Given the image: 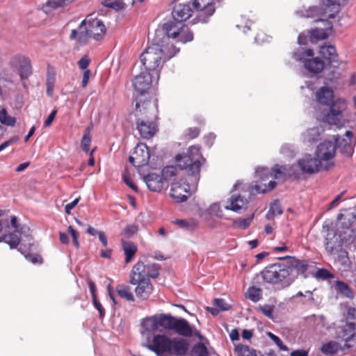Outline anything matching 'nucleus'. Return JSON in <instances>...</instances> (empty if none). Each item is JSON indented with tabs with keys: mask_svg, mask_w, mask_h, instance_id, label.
<instances>
[{
	"mask_svg": "<svg viewBox=\"0 0 356 356\" xmlns=\"http://www.w3.org/2000/svg\"><path fill=\"white\" fill-rule=\"evenodd\" d=\"M303 173L313 174L318 172L321 169H327V165H324L322 161H319L316 157H313L311 154H305L298 161L297 165L292 166L289 165H275L271 170L266 168L258 167L255 169V178L259 180H256L254 190L259 193H266L268 191L273 190L275 186V181H270L267 184H262L270 177H273L276 179H284L286 177L297 176L298 171L297 168Z\"/></svg>",
	"mask_w": 356,
	"mask_h": 356,
	"instance_id": "obj_1",
	"label": "nucleus"
},
{
	"mask_svg": "<svg viewBox=\"0 0 356 356\" xmlns=\"http://www.w3.org/2000/svg\"><path fill=\"white\" fill-rule=\"evenodd\" d=\"M202 156L198 146H191L185 155L178 154L176 156L177 165L186 170L188 174V181L191 184L175 182L171 186V197L178 202L187 200L188 197L196 191L199 180L198 173L200 169Z\"/></svg>",
	"mask_w": 356,
	"mask_h": 356,
	"instance_id": "obj_2",
	"label": "nucleus"
},
{
	"mask_svg": "<svg viewBox=\"0 0 356 356\" xmlns=\"http://www.w3.org/2000/svg\"><path fill=\"white\" fill-rule=\"evenodd\" d=\"M157 356L183 355L188 350V343L184 339H172L163 334L147 337L143 345Z\"/></svg>",
	"mask_w": 356,
	"mask_h": 356,
	"instance_id": "obj_3",
	"label": "nucleus"
},
{
	"mask_svg": "<svg viewBox=\"0 0 356 356\" xmlns=\"http://www.w3.org/2000/svg\"><path fill=\"white\" fill-rule=\"evenodd\" d=\"M179 49L174 46L170 48L161 45L159 43H154L149 46L142 54L140 60L148 72H155L157 79L159 77V71L163 63L174 56Z\"/></svg>",
	"mask_w": 356,
	"mask_h": 356,
	"instance_id": "obj_4",
	"label": "nucleus"
},
{
	"mask_svg": "<svg viewBox=\"0 0 356 356\" xmlns=\"http://www.w3.org/2000/svg\"><path fill=\"white\" fill-rule=\"evenodd\" d=\"M155 104L152 102H143L142 99L136 103L135 115L136 117V128L143 138H150L157 131V126L152 115H154Z\"/></svg>",
	"mask_w": 356,
	"mask_h": 356,
	"instance_id": "obj_5",
	"label": "nucleus"
},
{
	"mask_svg": "<svg viewBox=\"0 0 356 356\" xmlns=\"http://www.w3.org/2000/svg\"><path fill=\"white\" fill-rule=\"evenodd\" d=\"M291 273V268L284 264L269 265L261 272L265 282L272 284L283 283L286 286L290 285L293 281V278L290 277Z\"/></svg>",
	"mask_w": 356,
	"mask_h": 356,
	"instance_id": "obj_6",
	"label": "nucleus"
},
{
	"mask_svg": "<svg viewBox=\"0 0 356 356\" xmlns=\"http://www.w3.org/2000/svg\"><path fill=\"white\" fill-rule=\"evenodd\" d=\"M329 106V111L322 116V120L338 127H343L348 122L344 113L347 108V102L345 99H337L333 101Z\"/></svg>",
	"mask_w": 356,
	"mask_h": 356,
	"instance_id": "obj_7",
	"label": "nucleus"
},
{
	"mask_svg": "<svg viewBox=\"0 0 356 356\" xmlns=\"http://www.w3.org/2000/svg\"><path fill=\"white\" fill-rule=\"evenodd\" d=\"M159 33H164L168 38H177L183 43L191 42L193 40V34L188 27L182 25L179 22L169 21L165 23L163 25L162 30L156 31V35Z\"/></svg>",
	"mask_w": 356,
	"mask_h": 356,
	"instance_id": "obj_8",
	"label": "nucleus"
},
{
	"mask_svg": "<svg viewBox=\"0 0 356 356\" xmlns=\"http://www.w3.org/2000/svg\"><path fill=\"white\" fill-rule=\"evenodd\" d=\"M293 58L304 64L305 68L310 73L318 74L325 67L324 62L318 58H314L313 51L310 49L299 48L293 52Z\"/></svg>",
	"mask_w": 356,
	"mask_h": 356,
	"instance_id": "obj_9",
	"label": "nucleus"
},
{
	"mask_svg": "<svg viewBox=\"0 0 356 356\" xmlns=\"http://www.w3.org/2000/svg\"><path fill=\"white\" fill-rule=\"evenodd\" d=\"M342 0H327L326 8L322 10L321 8L310 7L308 10H297L296 14L299 17H316V16H328L329 18H333L335 13H337L339 9V6Z\"/></svg>",
	"mask_w": 356,
	"mask_h": 356,
	"instance_id": "obj_10",
	"label": "nucleus"
},
{
	"mask_svg": "<svg viewBox=\"0 0 356 356\" xmlns=\"http://www.w3.org/2000/svg\"><path fill=\"white\" fill-rule=\"evenodd\" d=\"M85 26L90 37L95 40H99L104 36L106 29L104 22L97 17L92 18L88 16L83 20L79 24V29H82Z\"/></svg>",
	"mask_w": 356,
	"mask_h": 356,
	"instance_id": "obj_11",
	"label": "nucleus"
},
{
	"mask_svg": "<svg viewBox=\"0 0 356 356\" xmlns=\"http://www.w3.org/2000/svg\"><path fill=\"white\" fill-rule=\"evenodd\" d=\"M336 152V144L330 140H325L321 143L316 147L315 154L316 158L327 166V169L333 163L331 160L334 157Z\"/></svg>",
	"mask_w": 356,
	"mask_h": 356,
	"instance_id": "obj_12",
	"label": "nucleus"
},
{
	"mask_svg": "<svg viewBox=\"0 0 356 356\" xmlns=\"http://www.w3.org/2000/svg\"><path fill=\"white\" fill-rule=\"evenodd\" d=\"M152 77H154V74H151L150 72H145L136 76L134 79V87L136 90H137L140 94V97L136 98V102L140 99H142V103L144 102H151L147 99V97L145 95V93L149 88Z\"/></svg>",
	"mask_w": 356,
	"mask_h": 356,
	"instance_id": "obj_13",
	"label": "nucleus"
},
{
	"mask_svg": "<svg viewBox=\"0 0 356 356\" xmlns=\"http://www.w3.org/2000/svg\"><path fill=\"white\" fill-rule=\"evenodd\" d=\"M192 6L198 21L202 22H207L215 11L213 0H193Z\"/></svg>",
	"mask_w": 356,
	"mask_h": 356,
	"instance_id": "obj_14",
	"label": "nucleus"
},
{
	"mask_svg": "<svg viewBox=\"0 0 356 356\" xmlns=\"http://www.w3.org/2000/svg\"><path fill=\"white\" fill-rule=\"evenodd\" d=\"M150 154L147 146L144 143H140L134 148V152L129 156V162L136 168L146 165L149 160Z\"/></svg>",
	"mask_w": 356,
	"mask_h": 356,
	"instance_id": "obj_15",
	"label": "nucleus"
},
{
	"mask_svg": "<svg viewBox=\"0 0 356 356\" xmlns=\"http://www.w3.org/2000/svg\"><path fill=\"white\" fill-rule=\"evenodd\" d=\"M336 230L343 241L345 246L350 248H356V233L348 222H339Z\"/></svg>",
	"mask_w": 356,
	"mask_h": 356,
	"instance_id": "obj_16",
	"label": "nucleus"
},
{
	"mask_svg": "<svg viewBox=\"0 0 356 356\" xmlns=\"http://www.w3.org/2000/svg\"><path fill=\"white\" fill-rule=\"evenodd\" d=\"M334 259V265L343 277H346L351 268V262L346 250L331 254Z\"/></svg>",
	"mask_w": 356,
	"mask_h": 356,
	"instance_id": "obj_17",
	"label": "nucleus"
},
{
	"mask_svg": "<svg viewBox=\"0 0 356 356\" xmlns=\"http://www.w3.org/2000/svg\"><path fill=\"white\" fill-rule=\"evenodd\" d=\"M343 245H344L343 241L337 230L327 233L325 240V248L329 254L343 250Z\"/></svg>",
	"mask_w": 356,
	"mask_h": 356,
	"instance_id": "obj_18",
	"label": "nucleus"
},
{
	"mask_svg": "<svg viewBox=\"0 0 356 356\" xmlns=\"http://www.w3.org/2000/svg\"><path fill=\"white\" fill-rule=\"evenodd\" d=\"M140 333L145 341L147 340V337H152V334L154 332L161 331L158 314L144 318L142 321Z\"/></svg>",
	"mask_w": 356,
	"mask_h": 356,
	"instance_id": "obj_19",
	"label": "nucleus"
},
{
	"mask_svg": "<svg viewBox=\"0 0 356 356\" xmlns=\"http://www.w3.org/2000/svg\"><path fill=\"white\" fill-rule=\"evenodd\" d=\"M336 338L345 342L355 340L356 338V323L347 322L339 327L336 331Z\"/></svg>",
	"mask_w": 356,
	"mask_h": 356,
	"instance_id": "obj_20",
	"label": "nucleus"
},
{
	"mask_svg": "<svg viewBox=\"0 0 356 356\" xmlns=\"http://www.w3.org/2000/svg\"><path fill=\"white\" fill-rule=\"evenodd\" d=\"M145 265L142 261H138L130 272V284L136 285L137 283L143 281H149Z\"/></svg>",
	"mask_w": 356,
	"mask_h": 356,
	"instance_id": "obj_21",
	"label": "nucleus"
},
{
	"mask_svg": "<svg viewBox=\"0 0 356 356\" xmlns=\"http://www.w3.org/2000/svg\"><path fill=\"white\" fill-rule=\"evenodd\" d=\"M353 136V132L347 131L344 135V137L341 138L339 136H336L333 138V142L336 144V145H338L340 151L348 156H351L353 152L351 144Z\"/></svg>",
	"mask_w": 356,
	"mask_h": 356,
	"instance_id": "obj_22",
	"label": "nucleus"
},
{
	"mask_svg": "<svg viewBox=\"0 0 356 356\" xmlns=\"http://www.w3.org/2000/svg\"><path fill=\"white\" fill-rule=\"evenodd\" d=\"M248 201L241 195L233 193L229 200V203L224 205L227 210H231L236 213H241L248 207Z\"/></svg>",
	"mask_w": 356,
	"mask_h": 356,
	"instance_id": "obj_23",
	"label": "nucleus"
},
{
	"mask_svg": "<svg viewBox=\"0 0 356 356\" xmlns=\"http://www.w3.org/2000/svg\"><path fill=\"white\" fill-rule=\"evenodd\" d=\"M193 12L190 3H179L174 7L172 15L175 21L181 22L191 17Z\"/></svg>",
	"mask_w": 356,
	"mask_h": 356,
	"instance_id": "obj_24",
	"label": "nucleus"
},
{
	"mask_svg": "<svg viewBox=\"0 0 356 356\" xmlns=\"http://www.w3.org/2000/svg\"><path fill=\"white\" fill-rule=\"evenodd\" d=\"M318 17H324L318 15ZM329 17L328 16H327ZM316 22H321L323 24V27H317L312 31V36L314 38H316L318 40H324L326 39L330 31L332 29V23L327 19H323L322 17L318 18L315 20Z\"/></svg>",
	"mask_w": 356,
	"mask_h": 356,
	"instance_id": "obj_25",
	"label": "nucleus"
},
{
	"mask_svg": "<svg viewBox=\"0 0 356 356\" xmlns=\"http://www.w3.org/2000/svg\"><path fill=\"white\" fill-rule=\"evenodd\" d=\"M334 91L328 86L320 88L315 93L316 101L318 104L324 106H330L334 101Z\"/></svg>",
	"mask_w": 356,
	"mask_h": 356,
	"instance_id": "obj_26",
	"label": "nucleus"
},
{
	"mask_svg": "<svg viewBox=\"0 0 356 356\" xmlns=\"http://www.w3.org/2000/svg\"><path fill=\"white\" fill-rule=\"evenodd\" d=\"M148 188L154 192H159L163 187V179L161 176L155 173L148 174L144 177Z\"/></svg>",
	"mask_w": 356,
	"mask_h": 356,
	"instance_id": "obj_27",
	"label": "nucleus"
},
{
	"mask_svg": "<svg viewBox=\"0 0 356 356\" xmlns=\"http://www.w3.org/2000/svg\"><path fill=\"white\" fill-rule=\"evenodd\" d=\"M179 335L191 337L193 334L192 327L184 318H177L172 330Z\"/></svg>",
	"mask_w": 356,
	"mask_h": 356,
	"instance_id": "obj_28",
	"label": "nucleus"
},
{
	"mask_svg": "<svg viewBox=\"0 0 356 356\" xmlns=\"http://www.w3.org/2000/svg\"><path fill=\"white\" fill-rule=\"evenodd\" d=\"M18 71L22 79H27L31 74V61L26 57L17 58Z\"/></svg>",
	"mask_w": 356,
	"mask_h": 356,
	"instance_id": "obj_29",
	"label": "nucleus"
},
{
	"mask_svg": "<svg viewBox=\"0 0 356 356\" xmlns=\"http://www.w3.org/2000/svg\"><path fill=\"white\" fill-rule=\"evenodd\" d=\"M136 284L137 287L135 289V292L137 297L144 300L147 299L153 290L150 281H143Z\"/></svg>",
	"mask_w": 356,
	"mask_h": 356,
	"instance_id": "obj_30",
	"label": "nucleus"
},
{
	"mask_svg": "<svg viewBox=\"0 0 356 356\" xmlns=\"http://www.w3.org/2000/svg\"><path fill=\"white\" fill-rule=\"evenodd\" d=\"M89 38L90 37L88 33L87 29H85V26H83L82 29L79 28L78 30H72L70 35V40H76V43L81 45L86 44Z\"/></svg>",
	"mask_w": 356,
	"mask_h": 356,
	"instance_id": "obj_31",
	"label": "nucleus"
},
{
	"mask_svg": "<svg viewBox=\"0 0 356 356\" xmlns=\"http://www.w3.org/2000/svg\"><path fill=\"white\" fill-rule=\"evenodd\" d=\"M122 247L125 254V262L129 264L132 261L138 250L137 245L133 242L122 240Z\"/></svg>",
	"mask_w": 356,
	"mask_h": 356,
	"instance_id": "obj_32",
	"label": "nucleus"
},
{
	"mask_svg": "<svg viewBox=\"0 0 356 356\" xmlns=\"http://www.w3.org/2000/svg\"><path fill=\"white\" fill-rule=\"evenodd\" d=\"M319 54L327 60H329L330 62H336L337 54L336 51L335 47L330 44H325L323 46L320 47Z\"/></svg>",
	"mask_w": 356,
	"mask_h": 356,
	"instance_id": "obj_33",
	"label": "nucleus"
},
{
	"mask_svg": "<svg viewBox=\"0 0 356 356\" xmlns=\"http://www.w3.org/2000/svg\"><path fill=\"white\" fill-rule=\"evenodd\" d=\"M160 328L168 330H172L177 318L172 317L169 314H158Z\"/></svg>",
	"mask_w": 356,
	"mask_h": 356,
	"instance_id": "obj_34",
	"label": "nucleus"
},
{
	"mask_svg": "<svg viewBox=\"0 0 356 356\" xmlns=\"http://www.w3.org/2000/svg\"><path fill=\"white\" fill-rule=\"evenodd\" d=\"M314 322L315 324V330L323 334H325L326 331L330 329L331 325L326 321L325 317L322 315L313 316Z\"/></svg>",
	"mask_w": 356,
	"mask_h": 356,
	"instance_id": "obj_35",
	"label": "nucleus"
},
{
	"mask_svg": "<svg viewBox=\"0 0 356 356\" xmlns=\"http://www.w3.org/2000/svg\"><path fill=\"white\" fill-rule=\"evenodd\" d=\"M11 225L12 226L16 229L17 232H19L21 234L22 240L25 238L26 241L29 242L31 240V237L30 236V229L26 225H23L22 227H19L17 224V219L15 216L11 218Z\"/></svg>",
	"mask_w": 356,
	"mask_h": 356,
	"instance_id": "obj_36",
	"label": "nucleus"
},
{
	"mask_svg": "<svg viewBox=\"0 0 356 356\" xmlns=\"http://www.w3.org/2000/svg\"><path fill=\"white\" fill-rule=\"evenodd\" d=\"M340 344L334 341H330L329 342L324 343L321 348V351L326 355H334L339 351L340 349Z\"/></svg>",
	"mask_w": 356,
	"mask_h": 356,
	"instance_id": "obj_37",
	"label": "nucleus"
},
{
	"mask_svg": "<svg viewBox=\"0 0 356 356\" xmlns=\"http://www.w3.org/2000/svg\"><path fill=\"white\" fill-rule=\"evenodd\" d=\"M173 223L177 225L179 227L185 229L187 230L193 229L198 225L197 220L194 218H190V219H186V220L177 219L173 221Z\"/></svg>",
	"mask_w": 356,
	"mask_h": 356,
	"instance_id": "obj_38",
	"label": "nucleus"
},
{
	"mask_svg": "<svg viewBox=\"0 0 356 356\" xmlns=\"http://www.w3.org/2000/svg\"><path fill=\"white\" fill-rule=\"evenodd\" d=\"M321 132L322 130L319 127L309 129L304 134V140L307 143L315 142L320 138Z\"/></svg>",
	"mask_w": 356,
	"mask_h": 356,
	"instance_id": "obj_39",
	"label": "nucleus"
},
{
	"mask_svg": "<svg viewBox=\"0 0 356 356\" xmlns=\"http://www.w3.org/2000/svg\"><path fill=\"white\" fill-rule=\"evenodd\" d=\"M334 289L341 295L348 298H353V293L349 288L348 285L342 281L337 280L334 284Z\"/></svg>",
	"mask_w": 356,
	"mask_h": 356,
	"instance_id": "obj_40",
	"label": "nucleus"
},
{
	"mask_svg": "<svg viewBox=\"0 0 356 356\" xmlns=\"http://www.w3.org/2000/svg\"><path fill=\"white\" fill-rule=\"evenodd\" d=\"M0 242L8 244L10 248L13 249L19 244L20 239L15 233H11L0 236Z\"/></svg>",
	"mask_w": 356,
	"mask_h": 356,
	"instance_id": "obj_41",
	"label": "nucleus"
},
{
	"mask_svg": "<svg viewBox=\"0 0 356 356\" xmlns=\"http://www.w3.org/2000/svg\"><path fill=\"white\" fill-rule=\"evenodd\" d=\"M116 291L118 296L129 301H134V296L130 290V287L123 284H119L116 287Z\"/></svg>",
	"mask_w": 356,
	"mask_h": 356,
	"instance_id": "obj_42",
	"label": "nucleus"
},
{
	"mask_svg": "<svg viewBox=\"0 0 356 356\" xmlns=\"http://www.w3.org/2000/svg\"><path fill=\"white\" fill-rule=\"evenodd\" d=\"M102 4L116 11L122 10L127 6L124 0H104Z\"/></svg>",
	"mask_w": 356,
	"mask_h": 356,
	"instance_id": "obj_43",
	"label": "nucleus"
},
{
	"mask_svg": "<svg viewBox=\"0 0 356 356\" xmlns=\"http://www.w3.org/2000/svg\"><path fill=\"white\" fill-rule=\"evenodd\" d=\"M0 122L7 126H14L16 122L15 118L8 115L6 108L0 106Z\"/></svg>",
	"mask_w": 356,
	"mask_h": 356,
	"instance_id": "obj_44",
	"label": "nucleus"
},
{
	"mask_svg": "<svg viewBox=\"0 0 356 356\" xmlns=\"http://www.w3.org/2000/svg\"><path fill=\"white\" fill-rule=\"evenodd\" d=\"M190 356H209V352L203 343H197L193 346Z\"/></svg>",
	"mask_w": 356,
	"mask_h": 356,
	"instance_id": "obj_45",
	"label": "nucleus"
},
{
	"mask_svg": "<svg viewBox=\"0 0 356 356\" xmlns=\"http://www.w3.org/2000/svg\"><path fill=\"white\" fill-rule=\"evenodd\" d=\"M207 212L211 216H216L217 218H223L224 213L222 208L219 202H215L208 208Z\"/></svg>",
	"mask_w": 356,
	"mask_h": 356,
	"instance_id": "obj_46",
	"label": "nucleus"
},
{
	"mask_svg": "<svg viewBox=\"0 0 356 356\" xmlns=\"http://www.w3.org/2000/svg\"><path fill=\"white\" fill-rule=\"evenodd\" d=\"M254 218V215H251L247 218H238L234 220L233 224L234 226L236 228H240L243 229H247L250 225L251 222L252 221Z\"/></svg>",
	"mask_w": 356,
	"mask_h": 356,
	"instance_id": "obj_47",
	"label": "nucleus"
},
{
	"mask_svg": "<svg viewBox=\"0 0 356 356\" xmlns=\"http://www.w3.org/2000/svg\"><path fill=\"white\" fill-rule=\"evenodd\" d=\"M90 131L91 127H87L81 139L82 149L86 153L89 152L90 145L91 143Z\"/></svg>",
	"mask_w": 356,
	"mask_h": 356,
	"instance_id": "obj_48",
	"label": "nucleus"
},
{
	"mask_svg": "<svg viewBox=\"0 0 356 356\" xmlns=\"http://www.w3.org/2000/svg\"><path fill=\"white\" fill-rule=\"evenodd\" d=\"M235 351L237 356H257L255 350L248 346H238L236 348Z\"/></svg>",
	"mask_w": 356,
	"mask_h": 356,
	"instance_id": "obj_49",
	"label": "nucleus"
},
{
	"mask_svg": "<svg viewBox=\"0 0 356 356\" xmlns=\"http://www.w3.org/2000/svg\"><path fill=\"white\" fill-rule=\"evenodd\" d=\"M282 213V210L281 209V206L278 201H275L270 206L269 211L266 215L268 219L272 218L273 216L276 215H281Z\"/></svg>",
	"mask_w": 356,
	"mask_h": 356,
	"instance_id": "obj_50",
	"label": "nucleus"
},
{
	"mask_svg": "<svg viewBox=\"0 0 356 356\" xmlns=\"http://www.w3.org/2000/svg\"><path fill=\"white\" fill-rule=\"evenodd\" d=\"M261 290L256 287H250L246 293L248 298L253 302H257L260 299Z\"/></svg>",
	"mask_w": 356,
	"mask_h": 356,
	"instance_id": "obj_51",
	"label": "nucleus"
},
{
	"mask_svg": "<svg viewBox=\"0 0 356 356\" xmlns=\"http://www.w3.org/2000/svg\"><path fill=\"white\" fill-rule=\"evenodd\" d=\"M177 175V168L174 166H167L162 170L163 179H170Z\"/></svg>",
	"mask_w": 356,
	"mask_h": 356,
	"instance_id": "obj_52",
	"label": "nucleus"
},
{
	"mask_svg": "<svg viewBox=\"0 0 356 356\" xmlns=\"http://www.w3.org/2000/svg\"><path fill=\"white\" fill-rule=\"evenodd\" d=\"M291 268H293L296 270L298 273L302 274L307 269V264L305 261H296L293 263L292 266H290Z\"/></svg>",
	"mask_w": 356,
	"mask_h": 356,
	"instance_id": "obj_53",
	"label": "nucleus"
},
{
	"mask_svg": "<svg viewBox=\"0 0 356 356\" xmlns=\"http://www.w3.org/2000/svg\"><path fill=\"white\" fill-rule=\"evenodd\" d=\"M147 267L146 272H147L148 277L156 278L159 274V266L157 264L145 265Z\"/></svg>",
	"mask_w": 356,
	"mask_h": 356,
	"instance_id": "obj_54",
	"label": "nucleus"
},
{
	"mask_svg": "<svg viewBox=\"0 0 356 356\" xmlns=\"http://www.w3.org/2000/svg\"><path fill=\"white\" fill-rule=\"evenodd\" d=\"M315 277L318 279L327 280L329 278H334V276L329 270L325 268L318 269L316 273Z\"/></svg>",
	"mask_w": 356,
	"mask_h": 356,
	"instance_id": "obj_55",
	"label": "nucleus"
},
{
	"mask_svg": "<svg viewBox=\"0 0 356 356\" xmlns=\"http://www.w3.org/2000/svg\"><path fill=\"white\" fill-rule=\"evenodd\" d=\"M268 337L275 342V343L280 348V350L288 351L289 348L286 346L284 345L282 340L276 335L271 332H268Z\"/></svg>",
	"mask_w": 356,
	"mask_h": 356,
	"instance_id": "obj_56",
	"label": "nucleus"
},
{
	"mask_svg": "<svg viewBox=\"0 0 356 356\" xmlns=\"http://www.w3.org/2000/svg\"><path fill=\"white\" fill-rule=\"evenodd\" d=\"M214 305L220 310H228L230 306L223 299H214Z\"/></svg>",
	"mask_w": 356,
	"mask_h": 356,
	"instance_id": "obj_57",
	"label": "nucleus"
},
{
	"mask_svg": "<svg viewBox=\"0 0 356 356\" xmlns=\"http://www.w3.org/2000/svg\"><path fill=\"white\" fill-rule=\"evenodd\" d=\"M251 24H252V22L251 21L242 18L241 19V22L237 24L236 25V26L238 29H243V32L244 33H246V31L250 29Z\"/></svg>",
	"mask_w": 356,
	"mask_h": 356,
	"instance_id": "obj_58",
	"label": "nucleus"
},
{
	"mask_svg": "<svg viewBox=\"0 0 356 356\" xmlns=\"http://www.w3.org/2000/svg\"><path fill=\"white\" fill-rule=\"evenodd\" d=\"M259 310L268 318H273V307L268 305L259 307Z\"/></svg>",
	"mask_w": 356,
	"mask_h": 356,
	"instance_id": "obj_59",
	"label": "nucleus"
},
{
	"mask_svg": "<svg viewBox=\"0 0 356 356\" xmlns=\"http://www.w3.org/2000/svg\"><path fill=\"white\" fill-rule=\"evenodd\" d=\"M47 81V93L49 96L53 95L54 87V76H49Z\"/></svg>",
	"mask_w": 356,
	"mask_h": 356,
	"instance_id": "obj_60",
	"label": "nucleus"
},
{
	"mask_svg": "<svg viewBox=\"0 0 356 356\" xmlns=\"http://www.w3.org/2000/svg\"><path fill=\"white\" fill-rule=\"evenodd\" d=\"M89 63H90V59L88 56H83L78 62L79 68L81 70H86L88 68Z\"/></svg>",
	"mask_w": 356,
	"mask_h": 356,
	"instance_id": "obj_61",
	"label": "nucleus"
},
{
	"mask_svg": "<svg viewBox=\"0 0 356 356\" xmlns=\"http://www.w3.org/2000/svg\"><path fill=\"white\" fill-rule=\"evenodd\" d=\"M27 260L32 262L33 264H40L42 263V258L38 254H29L25 255Z\"/></svg>",
	"mask_w": 356,
	"mask_h": 356,
	"instance_id": "obj_62",
	"label": "nucleus"
},
{
	"mask_svg": "<svg viewBox=\"0 0 356 356\" xmlns=\"http://www.w3.org/2000/svg\"><path fill=\"white\" fill-rule=\"evenodd\" d=\"M92 302L95 307L98 310L99 316L103 318L105 315V311L102 304L97 300V298L95 299H92Z\"/></svg>",
	"mask_w": 356,
	"mask_h": 356,
	"instance_id": "obj_63",
	"label": "nucleus"
},
{
	"mask_svg": "<svg viewBox=\"0 0 356 356\" xmlns=\"http://www.w3.org/2000/svg\"><path fill=\"white\" fill-rule=\"evenodd\" d=\"M80 200V197L76 198L72 202L67 204L65 207V211L67 214H70L71 213L72 209H73L76 204L79 203Z\"/></svg>",
	"mask_w": 356,
	"mask_h": 356,
	"instance_id": "obj_64",
	"label": "nucleus"
}]
</instances>
